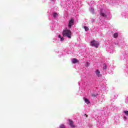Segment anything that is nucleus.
Segmentation results:
<instances>
[{"instance_id":"obj_10","label":"nucleus","mask_w":128,"mask_h":128,"mask_svg":"<svg viewBox=\"0 0 128 128\" xmlns=\"http://www.w3.org/2000/svg\"><path fill=\"white\" fill-rule=\"evenodd\" d=\"M53 16H54V18H56V16H58V13L54 12V14H53Z\"/></svg>"},{"instance_id":"obj_7","label":"nucleus","mask_w":128,"mask_h":128,"mask_svg":"<svg viewBox=\"0 0 128 128\" xmlns=\"http://www.w3.org/2000/svg\"><path fill=\"white\" fill-rule=\"evenodd\" d=\"M118 36V32H116L114 34V38H116Z\"/></svg>"},{"instance_id":"obj_4","label":"nucleus","mask_w":128,"mask_h":128,"mask_svg":"<svg viewBox=\"0 0 128 128\" xmlns=\"http://www.w3.org/2000/svg\"><path fill=\"white\" fill-rule=\"evenodd\" d=\"M68 122H69V124H70V126H71L72 128H76V125L74 124V121H72L70 119H68Z\"/></svg>"},{"instance_id":"obj_20","label":"nucleus","mask_w":128,"mask_h":128,"mask_svg":"<svg viewBox=\"0 0 128 128\" xmlns=\"http://www.w3.org/2000/svg\"><path fill=\"white\" fill-rule=\"evenodd\" d=\"M87 64H88V62H87Z\"/></svg>"},{"instance_id":"obj_15","label":"nucleus","mask_w":128,"mask_h":128,"mask_svg":"<svg viewBox=\"0 0 128 128\" xmlns=\"http://www.w3.org/2000/svg\"><path fill=\"white\" fill-rule=\"evenodd\" d=\"M90 12H94V8H90Z\"/></svg>"},{"instance_id":"obj_16","label":"nucleus","mask_w":128,"mask_h":128,"mask_svg":"<svg viewBox=\"0 0 128 128\" xmlns=\"http://www.w3.org/2000/svg\"><path fill=\"white\" fill-rule=\"evenodd\" d=\"M64 38L63 37H62V38H60V40H61V42L64 41Z\"/></svg>"},{"instance_id":"obj_19","label":"nucleus","mask_w":128,"mask_h":128,"mask_svg":"<svg viewBox=\"0 0 128 128\" xmlns=\"http://www.w3.org/2000/svg\"><path fill=\"white\" fill-rule=\"evenodd\" d=\"M124 120L126 119V117L124 116Z\"/></svg>"},{"instance_id":"obj_11","label":"nucleus","mask_w":128,"mask_h":128,"mask_svg":"<svg viewBox=\"0 0 128 128\" xmlns=\"http://www.w3.org/2000/svg\"><path fill=\"white\" fill-rule=\"evenodd\" d=\"M84 28L86 32H88V26H84Z\"/></svg>"},{"instance_id":"obj_8","label":"nucleus","mask_w":128,"mask_h":128,"mask_svg":"<svg viewBox=\"0 0 128 128\" xmlns=\"http://www.w3.org/2000/svg\"><path fill=\"white\" fill-rule=\"evenodd\" d=\"M100 14L102 16L106 17V15L104 12H100Z\"/></svg>"},{"instance_id":"obj_1","label":"nucleus","mask_w":128,"mask_h":128,"mask_svg":"<svg viewBox=\"0 0 128 128\" xmlns=\"http://www.w3.org/2000/svg\"><path fill=\"white\" fill-rule=\"evenodd\" d=\"M62 34L64 36H67L68 38H72V31L68 30H63Z\"/></svg>"},{"instance_id":"obj_5","label":"nucleus","mask_w":128,"mask_h":128,"mask_svg":"<svg viewBox=\"0 0 128 128\" xmlns=\"http://www.w3.org/2000/svg\"><path fill=\"white\" fill-rule=\"evenodd\" d=\"M78 59L76 58H74L72 60V64H78Z\"/></svg>"},{"instance_id":"obj_17","label":"nucleus","mask_w":128,"mask_h":128,"mask_svg":"<svg viewBox=\"0 0 128 128\" xmlns=\"http://www.w3.org/2000/svg\"><path fill=\"white\" fill-rule=\"evenodd\" d=\"M58 38H60L62 37H61V36L60 34H59L58 36Z\"/></svg>"},{"instance_id":"obj_9","label":"nucleus","mask_w":128,"mask_h":128,"mask_svg":"<svg viewBox=\"0 0 128 128\" xmlns=\"http://www.w3.org/2000/svg\"><path fill=\"white\" fill-rule=\"evenodd\" d=\"M84 100L85 102H86V104H90V101L88 100V98H85Z\"/></svg>"},{"instance_id":"obj_21","label":"nucleus","mask_w":128,"mask_h":128,"mask_svg":"<svg viewBox=\"0 0 128 128\" xmlns=\"http://www.w3.org/2000/svg\"><path fill=\"white\" fill-rule=\"evenodd\" d=\"M87 66H88V65H87Z\"/></svg>"},{"instance_id":"obj_14","label":"nucleus","mask_w":128,"mask_h":128,"mask_svg":"<svg viewBox=\"0 0 128 128\" xmlns=\"http://www.w3.org/2000/svg\"><path fill=\"white\" fill-rule=\"evenodd\" d=\"M60 128H66L64 127V125L62 124V125L60 126Z\"/></svg>"},{"instance_id":"obj_18","label":"nucleus","mask_w":128,"mask_h":128,"mask_svg":"<svg viewBox=\"0 0 128 128\" xmlns=\"http://www.w3.org/2000/svg\"><path fill=\"white\" fill-rule=\"evenodd\" d=\"M84 116H86V118H88V115H86V114H85Z\"/></svg>"},{"instance_id":"obj_12","label":"nucleus","mask_w":128,"mask_h":128,"mask_svg":"<svg viewBox=\"0 0 128 128\" xmlns=\"http://www.w3.org/2000/svg\"><path fill=\"white\" fill-rule=\"evenodd\" d=\"M96 96H98V94H92V98H96Z\"/></svg>"},{"instance_id":"obj_13","label":"nucleus","mask_w":128,"mask_h":128,"mask_svg":"<svg viewBox=\"0 0 128 128\" xmlns=\"http://www.w3.org/2000/svg\"><path fill=\"white\" fill-rule=\"evenodd\" d=\"M106 64H104V66L103 68V70H106Z\"/></svg>"},{"instance_id":"obj_2","label":"nucleus","mask_w":128,"mask_h":128,"mask_svg":"<svg viewBox=\"0 0 128 128\" xmlns=\"http://www.w3.org/2000/svg\"><path fill=\"white\" fill-rule=\"evenodd\" d=\"M90 44L92 46H95L96 48H98V46H100V42L94 40H93L91 41Z\"/></svg>"},{"instance_id":"obj_3","label":"nucleus","mask_w":128,"mask_h":128,"mask_svg":"<svg viewBox=\"0 0 128 128\" xmlns=\"http://www.w3.org/2000/svg\"><path fill=\"white\" fill-rule=\"evenodd\" d=\"M74 20L72 18L69 21V24H68V27L69 28H70L74 26Z\"/></svg>"},{"instance_id":"obj_6","label":"nucleus","mask_w":128,"mask_h":128,"mask_svg":"<svg viewBox=\"0 0 128 128\" xmlns=\"http://www.w3.org/2000/svg\"><path fill=\"white\" fill-rule=\"evenodd\" d=\"M96 74L98 77L100 76V70H96Z\"/></svg>"}]
</instances>
